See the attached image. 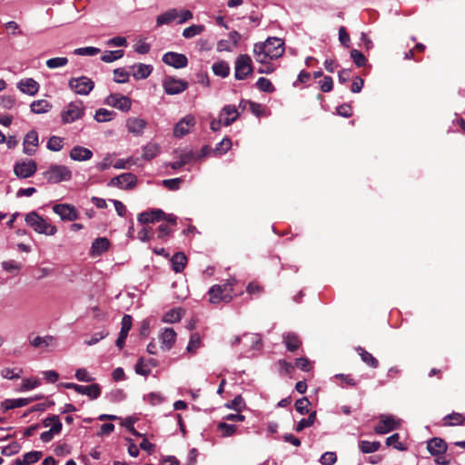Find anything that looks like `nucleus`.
<instances>
[{
    "label": "nucleus",
    "mask_w": 465,
    "mask_h": 465,
    "mask_svg": "<svg viewBox=\"0 0 465 465\" xmlns=\"http://www.w3.org/2000/svg\"><path fill=\"white\" fill-rule=\"evenodd\" d=\"M253 56L259 64H269L284 54V43L281 38L268 37L264 42L255 43Z\"/></svg>",
    "instance_id": "1"
},
{
    "label": "nucleus",
    "mask_w": 465,
    "mask_h": 465,
    "mask_svg": "<svg viewBox=\"0 0 465 465\" xmlns=\"http://www.w3.org/2000/svg\"><path fill=\"white\" fill-rule=\"evenodd\" d=\"M236 282L234 278L228 279L223 284H214L208 291L209 302L213 304L229 302L234 296L233 286Z\"/></svg>",
    "instance_id": "2"
},
{
    "label": "nucleus",
    "mask_w": 465,
    "mask_h": 465,
    "mask_svg": "<svg viewBox=\"0 0 465 465\" xmlns=\"http://www.w3.org/2000/svg\"><path fill=\"white\" fill-rule=\"evenodd\" d=\"M193 15L187 9L170 8L156 17V25L162 26L176 22L178 25L186 23L193 19Z\"/></svg>",
    "instance_id": "3"
},
{
    "label": "nucleus",
    "mask_w": 465,
    "mask_h": 465,
    "mask_svg": "<svg viewBox=\"0 0 465 465\" xmlns=\"http://www.w3.org/2000/svg\"><path fill=\"white\" fill-rule=\"evenodd\" d=\"M85 114V105L83 101L75 100L66 104L60 113L61 122L64 124H73L81 120Z\"/></svg>",
    "instance_id": "4"
},
{
    "label": "nucleus",
    "mask_w": 465,
    "mask_h": 465,
    "mask_svg": "<svg viewBox=\"0 0 465 465\" xmlns=\"http://www.w3.org/2000/svg\"><path fill=\"white\" fill-rule=\"evenodd\" d=\"M25 223L32 227L37 233L45 235H54L57 229L54 225L48 223L35 212H31L25 215Z\"/></svg>",
    "instance_id": "5"
},
{
    "label": "nucleus",
    "mask_w": 465,
    "mask_h": 465,
    "mask_svg": "<svg viewBox=\"0 0 465 465\" xmlns=\"http://www.w3.org/2000/svg\"><path fill=\"white\" fill-rule=\"evenodd\" d=\"M43 176L49 183H59L70 181L72 179V171L66 165L51 164L43 173Z\"/></svg>",
    "instance_id": "6"
},
{
    "label": "nucleus",
    "mask_w": 465,
    "mask_h": 465,
    "mask_svg": "<svg viewBox=\"0 0 465 465\" xmlns=\"http://www.w3.org/2000/svg\"><path fill=\"white\" fill-rule=\"evenodd\" d=\"M253 72L252 61L248 54H240L234 64V76L237 80H244Z\"/></svg>",
    "instance_id": "7"
},
{
    "label": "nucleus",
    "mask_w": 465,
    "mask_h": 465,
    "mask_svg": "<svg viewBox=\"0 0 465 465\" xmlns=\"http://www.w3.org/2000/svg\"><path fill=\"white\" fill-rule=\"evenodd\" d=\"M68 86L76 94L87 95L94 88V83L87 76H80L71 78L68 82Z\"/></svg>",
    "instance_id": "8"
},
{
    "label": "nucleus",
    "mask_w": 465,
    "mask_h": 465,
    "mask_svg": "<svg viewBox=\"0 0 465 465\" xmlns=\"http://www.w3.org/2000/svg\"><path fill=\"white\" fill-rule=\"evenodd\" d=\"M162 84L165 94L168 95L182 94L188 88L186 81L170 75L163 78Z\"/></svg>",
    "instance_id": "9"
},
{
    "label": "nucleus",
    "mask_w": 465,
    "mask_h": 465,
    "mask_svg": "<svg viewBox=\"0 0 465 465\" xmlns=\"http://www.w3.org/2000/svg\"><path fill=\"white\" fill-rule=\"evenodd\" d=\"M242 342L245 347L244 352L249 353L252 351H259L262 348V339L258 334L255 333H245L242 337L237 336L232 342V345Z\"/></svg>",
    "instance_id": "10"
},
{
    "label": "nucleus",
    "mask_w": 465,
    "mask_h": 465,
    "mask_svg": "<svg viewBox=\"0 0 465 465\" xmlns=\"http://www.w3.org/2000/svg\"><path fill=\"white\" fill-rule=\"evenodd\" d=\"M63 386L65 389H72L79 394L85 395L89 397L91 400H95L99 398L101 395V387L99 384L96 383L84 386L76 383L66 382L63 383Z\"/></svg>",
    "instance_id": "11"
},
{
    "label": "nucleus",
    "mask_w": 465,
    "mask_h": 465,
    "mask_svg": "<svg viewBox=\"0 0 465 465\" xmlns=\"http://www.w3.org/2000/svg\"><path fill=\"white\" fill-rule=\"evenodd\" d=\"M37 170V164L34 160H23L14 165V173L20 179L33 176Z\"/></svg>",
    "instance_id": "12"
},
{
    "label": "nucleus",
    "mask_w": 465,
    "mask_h": 465,
    "mask_svg": "<svg viewBox=\"0 0 465 465\" xmlns=\"http://www.w3.org/2000/svg\"><path fill=\"white\" fill-rule=\"evenodd\" d=\"M195 124V117L193 114H186L175 124L173 128V136L177 138L185 136L190 134Z\"/></svg>",
    "instance_id": "13"
},
{
    "label": "nucleus",
    "mask_w": 465,
    "mask_h": 465,
    "mask_svg": "<svg viewBox=\"0 0 465 465\" xmlns=\"http://www.w3.org/2000/svg\"><path fill=\"white\" fill-rule=\"evenodd\" d=\"M104 103L112 107H114L122 112H128L132 107V100L126 96L120 94H109Z\"/></svg>",
    "instance_id": "14"
},
{
    "label": "nucleus",
    "mask_w": 465,
    "mask_h": 465,
    "mask_svg": "<svg viewBox=\"0 0 465 465\" xmlns=\"http://www.w3.org/2000/svg\"><path fill=\"white\" fill-rule=\"evenodd\" d=\"M28 339L31 346L45 351H50L56 346V339L52 335L29 336Z\"/></svg>",
    "instance_id": "15"
},
{
    "label": "nucleus",
    "mask_w": 465,
    "mask_h": 465,
    "mask_svg": "<svg viewBox=\"0 0 465 465\" xmlns=\"http://www.w3.org/2000/svg\"><path fill=\"white\" fill-rule=\"evenodd\" d=\"M400 426V421L391 415H381L380 422L374 427V431L377 434H386L397 429Z\"/></svg>",
    "instance_id": "16"
},
{
    "label": "nucleus",
    "mask_w": 465,
    "mask_h": 465,
    "mask_svg": "<svg viewBox=\"0 0 465 465\" xmlns=\"http://www.w3.org/2000/svg\"><path fill=\"white\" fill-rule=\"evenodd\" d=\"M136 183L137 177L134 174L131 173H124L111 179L109 185L124 190H129L134 188Z\"/></svg>",
    "instance_id": "17"
},
{
    "label": "nucleus",
    "mask_w": 465,
    "mask_h": 465,
    "mask_svg": "<svg viewBox=\"0 0 465 465\" xmlns=\"http://www.w3.org/2000/svg\"><path fill=\"white\" fill-rule=\"evenodd\" d=\"M53 211L62 220L64 221H75L78 219V212L74 205L67 203H58L53 206Z\"/></svg>",
    "instance_id": "18"
},
{
    "label": "nucleus",
    "mask_w": 465,
    "mask_h": 465,
    "mask_svg": "<svg viewBox=\"0 0 465 465\" xmlns=\"http://www.w3.org/2000/svg\"><path fill=\"white\" fill-rule=\"evenodd\" d=\"M162 60L165 64L170 65L175 69L184 68L188 64L187 57L183 54L175 52L165 53L163 55Z\"/></svg>",
    "instance_id": "19"
},
{
    "label": "nucleus",
    "mask_w": 465,
    "mask_h": 465,
    "mask_svg": "<svg viewBox=\"0 0 465 465\" xmlns=\"http://www.w3.org/2000/svg\"><path fill=\"white\" fill-rule=\"evenodd\" d=\"M111 246L110 241L106 237H98L91 244L89 255L97 258L105 253Z\"/></svg>",
    "instance_id": "20"
},
{
    "label": "nucleus",
    "mask_w": 465,
    "mask_h": 465,
    "mask_svg": "<svg viewBox=\"0 0 465 465\" xmlns=\"http://www.w3.org/2000/svg\"><path fill=\"white\" fill-rule=\"evenodd\" d=\"M39 145L38 134L36 131L32 130L28 132L23 142V152L26 155H34L36 152V148Z\"/></svg>",
    "instance_id": "21"
},
{
    "label": "nucleus",
    "mask_w": 465,
    "mask_h": 465,
    "mask_svg": "<svg viewBox=\"0 0 465 465\" xmlns=\"http://www.w3.org/2000/svg\"><path fill=\"white\" fill-rule=\"evenodd\" d=\"M239 115L236 106L232 104L225 105L219 114L224 126L231 125L238 119Z\"/></svg>",
    "instance_id": "22"
},
{
    "label": "nucleus",
    "mask_w": 465,
    "mask_h": 465,
    "mask_svg": "<svg viewBox=\"0 0 465 465\" xmlns=\"http://www.w3.org/2000/svg\"><path fill=\"white\" fill-rule=\"evenodd\" d=\"M161 348L163 351H169L173 348L176 341V332L173 328H164L160 335Z\"/></svg>",
    "instance_id": "23"
},
{
    "label": "nucleus",
    "mask_w": 465,
    "mask_h": 465,
    "mask_svg": "<svg viewBox=\"0 0 465 465\" xmlns=\"http://www.w3.org/2000/svg\"><path fill=\"white\" fill-rule=\"evenodd\" d=\"M165 213L161 209H154L149 212H143L138 215V222L143 224L153 223L154 222L163 221Z\"/></svg>",
    "instance_id": "24"
},
{
    "label": "nucleus",
    "mask_w": 465,
    "mask_h": 465,
    "mask_svg": "<svg viewBox=\"0 0 465 465\" xmlns=\"http://www.w3.org/2000/svg\"><path fill=\"white\" fill-rule=\"evenodd\" d=\"M93 155H94V153L90 149L81 146V145L74 146L69 153V157L73 161H76V162L88 161V160L92 159Z\"/></svg>",
    "instance_id": "25"
},
{
    "label": "nucleus",
    "mask_w": 465,
    "mask_h": 465,
    "mask_svg": "<svg viewBox=\"0 0 465 465\" xmlns=\"http://www.w3.org/2000/svg\"><path fill=\"white\" fill-rule=\"evenodd\" d=\"M121 331L116 340V346L122 349L124 345V341L128 336L129 331L132 328V317L129 314L124 315L121 322Z\"/></svg>",
    "instance_id": "26"
},
{
    "label": "nucleus",
    "mask_w": 465,
    "mask_h": 465,
    "mask_svg": "<svg viewBox=\"0 0 465 465\" xmlns=\"http://www.w3.org/2000/svg\"><path fill=\"white\" fill-rule=\"evenodd\" d=\"M147 123L145 120L139 117H130L126 120V128L129 133L140 136L143 134Z\"/></svg>",
    "instance_id": "27"
},
{
    "label": "nucleus",
    "mask_w": 465,
    "mask_h": 465,
    "mask_svg": "<svg viewBox=\"0 0 465 465\" xmlns=\"http://www.w3.org/2000/svg\"><path fill=\"white\" fill-rule=\"evenodd\" d=\"M157 365V361L154 359H144L141 357L134 367L135 372L139 375L147 377L152 371V368Z\"/></svg>",
    "instance_id": "28"
},
{
    "label": "nucleus",
    "mask_w": 465,
    "mask_h": 465,
    "mask_svg": "<svg viewBox=\"0 0 465 465\" xmlns=\"http://www.w3.org/2000/svg\"><path fill=\"white\" fill-rule=\"evenodd\" d=\"M17 87L22 93L29 94L31 96L36 94L39 90L38 83L33 78H26L21 80L18 83Z\"/></svg>",
    "instance_id": "29"
},
{
    "label": "nucleus",
    "mask_w": 465,
    "mask_h": 465,
    "mask_svg": "<svg viewBox=\"0 0 465 465\" xmlns=\"http://www.w3.org/2000/svg\"><path fill=\"white\" fill-rule=\"evenodd\" d=\"M427 450L431 455L436 456L444 453L447 445L443 440L433 438L427 442Z\"/></svg>",
    "instance_id": "30"
},
{
    "label": "nucleus",
    "mask_w": 465,
    "mask_h": 465,
    "mask_svg": "<svg viewBox=\"0 0 465 465\" xmlns=\"http://www.w3.org/2000/svg\"><path fill=\"white\" fill-rule=\"evenodd\" d=\"M131 69L134 78L142 80L147 78L151 74L153 66L151 64L140 63L133 65Z\"/></svg>",
    "instance_id": "31"
},
{
    "label": "nucleus",
    "mask_w": 465,
    "mask_h": 465,
    "mask_svg": "<svg viewBox=\"0 0 465 465\" xmlns=\"http://www.w3.org/2000/svg\"><path fill=\"white\" fill-rule=\"evenodd\" d=\"M187 263V257L183 252H176L171 259L172 269L176 273L184 270Z\"/></svg>",
    "instance_id": "32"
},
{
    "label": "nucleus",
    "mask_w": 465,
    "mask_h": 465,
    "mask_svg": "<svg viewBox=\"0 0 465 465\" xmlns=\"http://www.w3.org/2000/svg\"><path fill=\"white\" fill-rule=\"evenodd\" d=\"M161 152V147L156 143H148L143 147L142 158L150 161L156 157Z\"/></svg>",
    "instance_id": "33"
},
{
    "label": "nucleus",
    "mask_w": 465,
    "mask_h": 465,
    "mask_svg": "<svg viewBox=\"0 0 465 465\" xmlns=\"http://www.w3.org/2000/svg\"><path fill=\"white\" fill-rule=\"evenodd\" d=\"M282 338L287 350L290 351L297 350L302 344L301 340L296 333L287 332L283 334Z\"/></svg>",
    "instance_id": "34"
},
{
    "label": "nucleus",
    "mask_w": 465,
    "mask_h": 465,
    "mask_svg": "<svg viewBox=\"0 0 465 465\" xmlns=\"http://www.w3.org/2000/svg\"><path fill=\"white\" fill-rule=\"evenodd\" d=\"M31 402V399L28 398H19V399H12L5 400L2 403V408L5 411L20 408L28 405Z\"/></svg>",
    "instance_id": "35"
},
{
    "label": "nucleus",
    "mask_w": 465,
    "mask_h": 465,
    "mask_svg": "<svg viewBox=\"0 0 465 465\" xmlns=\"http://www.w3.org/2000/svg\"><path fill=\"white\" fill-rule=\"evenodd\" d=\"M195 159V154L193 151L184 152L180 155V159L170 163V166L176 170L180 169L183 165L191 163Z\"/></svg>",
    "instance_id": "36"
},
{
    "label": "nucleus",
    "mask_w": 465,
    "mask_h": 465,
    "mask_svg": "<svg viewBox=\"0 0 465 465\" xmlns=\"http://www.w3.org/2000/svg\"><path fill=\"white\" fill-rule=\"evenodd\" d=\"M238 427L234 424H229L225 421H221L217 424V430L223 438H228L237 433Z\"/></svg>",
    "instance_id": "37"
},
{
    "label": "nucleus",
    "mask_w": 465,
    "mask_h": 465,
    "mask_svg": "<svg viewBox=\"0 0 465 465\" xmlns=\"http://www.w3.org/2000/svg\"><path fill=\"white\" fill-rule=\"evenodd\" d=\"M30 108H31V111L34 113V114H45V113H47L50 111V109L52 108V105L50 104V103L45 99H41V100H36V101H34L31 104H30Z\"/></svg>",
    "instance_id": "38"
},
{
    "label": "nucleus",
    "mask_w": 465,
    "mask_h": 465,
    "mask_svg": "<svg viewBox=\"0 0 465 465\" xmlns=\"http://www.w3.org/2000/svg\"><path fill=\"white\" fill-rule=\"evenodd\" d=\"M213 72L215 75L225 78L230 74V66L224 62H216L212 66Z\"/></svg>",
    "instance_id": "39"
},
{
    "label": "nucleus",
    "mask_w": 465,
    "mask_h": 465,
    "mask_svg": "<svg viewBox=\"0 0 465 465\" xmlns=\"http://www.w3.org/2000/svg\"><path fill=\"white\" fill-rule=\"evenodd\" d=\"M44 426L50 427L52 432L60 433L62 430V422L58 416L53 415L44 420Z\"/></svg>",
    "instance_id": "40"
},
{
    "label": "nucleus",
    "mask_w": 465,
    "mask_h": 465,
    "mask_svg": "<svg viewBox=\"0 0 465 465\" xmlns=\"http://www.w3.org/2000/svg\"><path fill=\"white\" fill-rule=\"evenodd\" d=\"M64 146V139L56 135L51 136L46 143L48 150L52 152H59Z\"/></svg>",
    "instance_id": "41"
},
{
    "label": "nucleus",
    "mask_w": 465,
    "mask_h": 465,
    "mask_svg": "<svg viewBox=\"0 0 465 465\" xmlns=\"http://www.w3.org/2000/svg\"><path fill=\"white\" fill-rule=\"evenodd\" d=\"M114 115V112L105 108H100L95 112L94 118L98 123H104L113 120Z\"/></svg>",
    "instance_id": "42"
},
{
    "label": "nucleus",
    "mask_w": 465,
    "mask_h": 465,
    "mask_svg": "<svg viewBox=\"0 0 465 465\" xmlns=\"http://www.w3.org/2000/svg\"><path fill=\"white\" fill-rule=\"evenodd\" d=\"M205 30L204 25H192L183 31V36L186 39L193 38L196 35H199Z\"/></svg>",
    "instance_id": "43"
},
{
    "label": "nucleus",
    "mask_w": 465,
    "mask_h": 465,
    "mask_svg": "<svg viewBox=\"0 0 465 465\" xmlns=\"http://www.w3.org/2000/svg\"><path fill=\"white\" fill-rule=\"evenodd\" d=\"M359 447L363 453H373L379 450L381 443L379 441L361 440Z\"/></svg>",
    "instance_id": "44"
},
{
    "label": "nucleus",
    "mask_w": 465,
    "mask_h": 465,
    "mask_svg": "<svg viewBox=\"0 0 465 465\" xmlns=\"http://www.w3.org/2000/svg\"><path fill=\"white\" fill-rule=\"evenodd\" d=\"M316 420V411H312L309 414V417L308 418H303L297 424H296V427H295V430L297 432H300L302 431V430H304L305 428H308V427H311L312 425H313V423L315 422Z\"/></svg>",
    "instance_id": "45"
},
{
    "label": "nucleus",
    "mask_w": 465,
    "mask_h": 465,
    "mask_svg": "<svg viewBox=\"0 0 465 465\" xmlns=\"http://www.w3.org/2000/svg\"><path fill=\"white\" fill-rule=\"evenodd\" d=\"M182 319V310L181 309H173L168 311L163 316V322L168 323L178 322Z\"/></svg>",
    "instance_id": "46"
},
{
    "label": "nucleus",
    "mask_w": 465,
    "mask_h": 465,
    "mask_svg": "<svg viewBox=\"0 0 465 465\" xmlns=\"http://www.w3.org/2000/svg\"><path fill=\"white\" fill-rule=\"evenodd\" d=\"M359 354L362 360L367 365H369L371 368H377L379 366V361L376 358L372 356L370 352L366 351L362 348L358 349Z\"/></svg>",
    "instance_id": "47"
},
{
    "label": "nucleus",
    "mask_w": 465,
    "mask_h": 465,
    "mask_svg": "<svg viewBox=\"0 0 465 465\" xmlns=\"http://www.w3.org/2000/svg\"><path fill=\"white\" fill-rule=\"evenodd\" d=\"M23 370L20 368H4L1 370V376L7 380H16L20 378Z\"/></svg>",
    "instance_id": "48"
},
{
    "label": "nucleus",
    "mask_w": 465,
    "mask_h": 465,
    "mask_svg": "<svg viewBox=\"0 0 465 465\" xmlns=\"http://www.w3.org/2000/svg\"><path fill=\"white\" fill-rule=\"evenodd\" d=\"M224 406L227 409L233 410V411L240 412L245 407V404H244L242 397L240 395H237L232 401L225 403Z\"/></svg>",
    "instance_id": "49"
},
{
    "label": "nucleus",
    "mask_w": 465,
    "mask_h": 465,
    "mask_svg": "<svg viewBox=\"0 0 465 465\" xmlns=\"http://www.w3.org/2000/svg\"><path fill=\"white\" fill-rule=\"evenodd\" d=\"M124 55L123 50L106 51L101 57V60L104 63H112Z\"/></svg>",
    "instance_id": "50"
},
{
    "label": "nucleus",
    "mask_w": 465,
    "mask_h": 465,
    "mask_svg": "<svg viewBox=\"0 0 465 465\" xmlns=\"http://www.w3.org/2000/svg\"><path fill=\"white\" fill-rule=\"evenodd\" d=\"M232 147V141L229 138H223L213 150L215 154H223L227 153Z\"/></svg>",
    "instance_id": "51"
},
{
    "label": "nucleus",
    "mask_w": 465,
    "mask_h": 465,
    "mask_svg": "<svg viewBox=\"0 0 465 465\" xmlns=\"http://www.w3.org/2000/svg\"><path fill=\"white\" fill-rule=\"evenodd\" d=\"M68 64L66 57H54L46 61V66L50 69H55L65 66Z\"/></svg>",
    "instance_id": "52"
},
{
    "label": "nucleus",
    "mask_w": 465,
    "mask_h": 465,
    "mask_svg": "<svg viewBox=\"0 0 465 465\" xmlns=\"http://www.w3.org/2000/svg\"><path fill=\"white\" fill-rule=\"evenodd\" d=\"M256 85L261 91L266 93H272L275 90L272 82L265 77H260L256 82Z\"/></svg>",
    "instance_id": "53"
},
{
    "label": "nucleus",
    "mask_w": 465,
    "mask_h": 465,
    "mask_svg": "<svg viewBox=\"0 0 465 465\" xmlns=\"http://www.w3.org/2000/svg\"><path fill=\"white\" fill-rule=\"evenodd\" d=\"M386 444L399 450H404L406 449V447L400 441V436L398 433H394L388 437L386 439Z\"/></svg>",
    "instance_id": "54"
},
{
    "label": "nucleus",
    "mask_w": 465,
    "mask_h": 465,
    "mask_svg": "<svg viewBox=\"0 0 465 465\" xmlns=\"http://www.w3.org/2000/svg\"><path fill=\"white\" fill-rule=\"evenodd\" d=\"M41 457H42L41 451H37V450L29 451L23 456V463H25V465L35 463L40 460Z\"/></svg>",
    "instance_id": "55"
},
{
    "label": "nucleus",
    "mask_w": 465,
    "mask_h": 465,
    "mask_svg": "<svg viewBox=\"0 0 465 465\" xmlns=\"http://www.w3.org/2000/svg\"><path fill=\"white\" fill-rule=\"evenodd\" d=\"M311 402L307 398H302L295 401V410L302 415L306 414L309 411V406Z\"/></svg>",
    "instance_id": "56"
},
{
    "label": "nucleus",
    "mask_w": 465,
    "mask_h": 465,
    "mask_svg": "<svg viewBox=\"0 0 465 465\" xmlns=\"http://www.w3.org/2000/svg\"><path fill=\"white\" fill-rule=\"evenodd\" d=\"M75 378L79 381L91 382L94 381V378L88 372L85 368H79L75 371Z\"/></svg>",
    "instance_id": "57"
},
{
    "label": "nucleus",
    "mask_w": 465,
    "mask_h": 465,
    "mask_svg": "<svg viewBox=\"0 0 465 465\" xmlns=\"http://www.w3.org/2000/svg\"><path fill=\"white\" fill-rule=\"evenodd\" d=\"M351 57L358 67L365 65L367 62V59L365 58L363 54L358 51L357 49H352L351 51Z\"/></svg>",
    "instance_id": "58"
},
{
    "label": "nucleus",
    "mask_w": 465,
    "mask_h": 465,
    "mask_svg": "<svg viewBox=\"0 0 465 465\" xmlns=\"http://www.w3.org/2000/svg\"><path fill=\"white\" fill-rule=\"evenodd\" d=\"M136 164V160L134 157H129L127 159H118L114 163V167L115 169H128L131 165Z\"/></svg>",
    "instance_id": "59"
},
{
    "label": "nucleus",
    "mask_w": 465,
    "mask_h": 465,
    "mask_svg": "<svg viewBox=\"0 0 465 465\" xmlns=\"http://www.w3.org/2000/svg\"><path fill=\"white\" fill-rule=\"evenodd\" d=\"M182 182H183L182 178H173V179L163 180L162 183L167 189H169L171 191H176L180 188Z\"/></svg>",
    "instance_id": "60"
},
{
    "label": "nucleus",
    "mask_w": 465,
    "mask_h": 465,
    "mask_svg": "<svg viewBox=\"0 0 465 465\" xmlns=\"http://www.w3.org/2000/svg\"><path fill=\"white\" fill-rule=\"evenodd\" d=\"M200 336L197 333H193L191 335L186 350L188 352L193 353L200 347Z\"/></svg>",
    "instance_id": "61"
},
{
    "label": "nucleus",
    "mask_w": 465,
    "mask_h": 465,
    "mask_svg": "<svg viewBox=\"0 0 465 465\" xmlns=\"http://www.w3.org/2000/svg\"><path fill=\"white\" fill-rule=\"evenodd\" d=\"M77 55H88L93 56L100 53V49L97 47L87 46V47H80L74 50V52Z\"/></svg>",
    "instance_id": "62"
},
{
    "label": "nucleus",
    "mask_w": 465,
    "mask_h": 465,
    "mask_svg": "<svg viewBox=\"0 0 465 465\" xmlns=\"http://www.w3.org/2000/svg\"><path fill=\"white\" fill-rule=\"evenodd\" d=\"M2 268L5 272H13L20 271L22 268V265H21V263L14 261V260H9V261H5L2 262Z\"/></svg>",
    "instance_id": "63"
},
{
    "label": "nucleus",
    "mask_w": 465,
    "mask_h": 465,
    "mask_svg": "<svg viewBox=\"0 0 465 465\" xmlns=\"http://www.w3.org/2000/svg\"><path fill=\"white\" fill-rule=\"evenodd\" d=\"M337 460V456L335 452L327 451L323 453L320 459V462L322 465H333Z\"/></svg>",
    "instance_id": "64"
}]
</instances>
